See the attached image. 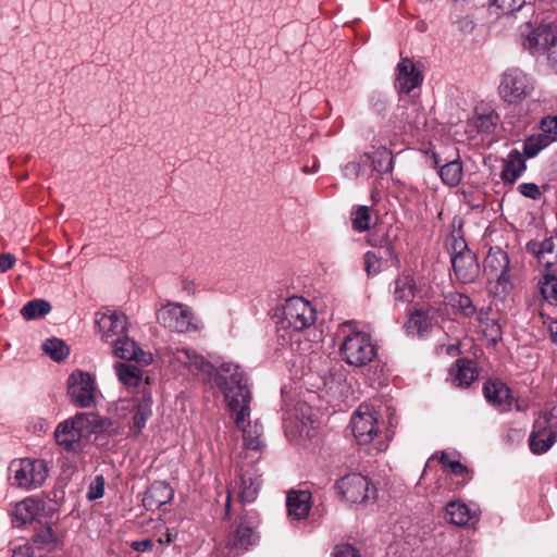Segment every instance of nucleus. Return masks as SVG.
Segmentation results:
<instances>
[{
	"label": "nucleus",
	"instance_id": "obj_1",
	"mask_svg": "<svg viewBox=\"0 0 557 557\" xmlns=\"http://www.w3.org/2000/svg\"><path fill=\"white\" fill-rule=\"evenodd\" d=\"M215 383L223 393L237 428H243L250 417L251 394L247 377L237 364L223 363L215 374Z\"/></svg>",
	"mask_w": 557,
	"mask_h": 557
},
{
	"label": "nucleus",
	"instance_id": "obj_2",
	"mask_svg": "<svg viewBox=\"0 0 557 557\" xmlns=\"http://www.w3.org/2000/svg\"><path fill=\"white\" fill-rule=\"evenodd\" d=\"M107 422L94 413H77L61 422L54 432L57 443L66 450L75 449L74 445L87 432L103 431Z\"/></svg>",
	"mask_w": 557,
	"mask_h": 557
},
{
	"label": "nucleus",
	"instance_id": "obj_3",
	"mask_svg": "<svg viewBox=\"0 0 557 557\" xmlns=\"http://www.w3.org/2000/svg\"><path fill=\"white\" fill-rule=\"evenodd\" d=\"M483 273L487 278V288L494 296L502 298L513 288L509 274V258L502 249H490L484 260Z\"/></svg>",
	"mask_w": 557,
	"mask_h": 557
},
{
	"label": "nucleus",
	"instance_id": "obj_4",
	"mask_svg": "<svg viewBox=\"0 0 557 557\" xmlns=\"http://www.w3.org/2000/svg\"><path fill=\"white\" fill-rule=\"evenodd\" d=\"M10 478L20 488L33 490L40 487L48 478L49 467L46 460L39 457H23L11 461L9 466Z\"/></svg>",
	"mask_w": 557,
	"mask_h": 557
},
{
	"label": "nucleus",
	"instance_id": "obj_5",
	"mask_svg": "<svg viewBox=\"0 0 557 557\" xmlns=\"http://www.w3.org/2000/svg\"><path fill=\"white\" fill-rule=\"evenodd\" d=\"M315 309L301 297H292L283 306L281 325L283 329L300 333L315 322Z\"/></svg>",
	"mask_w": 557,
	"mask_h": 557
},
{
	"label": "nucleus",
	"instance_id": "obj_6",
	"mask_svg": "<svg viewBox=\"0 0 557 557\" xmlns=\"http://www.w3.org/2000/svg\"><path fill=\"white\" fill-rule=\"evenodd\" d=\"M341 352L344 360L355 367H363L376 356L370 335L363 332L346 335L341 345Z\"/></svg>",
	"mask_w": 557,
	"mask_h": 557
},
{
	"label": "nucleus",
	"instance_id": "obj_7",
	"mask_svg": "<svg viewBox=\"0 0 557 557\" xmlns=\"http://www.w3.org/2000/svg\"><path fill=\"white\" fill-rule=\"evenodd\" d=\"M341 497L350 504H366L375 499L376 488L371 485L367 476L351 473L336 482Z\"/></svg>",
	"mask_w": 557,
	"mask_h": 557
},
{
	"label": "nucleus",
	"instance_id": "obj_8",
	"mask_svg": "<svg viewBox=\"0 0 557 557\" xmlns=\"http://www.w3.org/2000/svg\"><path fill=\"white\" fill-rule=\"evenodd\" d=\"M169 361L174 368L186 369L203 382H210L214 374L213 366L189 348H175L171 350Z\"/></svg>",
	"mask_w": 557,
	"mask_h": 557
},
{
	"label": "nucleus",
	"instance_id": "obj_9",
	"mask_svg": "<svg viewBox=\"0 0 557 557\" xmlns=\"http://www.w3.org/2000/svg\"><path fill=\"white\" fill-rule=\"evenodd\" d=\"M97 393L95 379L88 372L75 370L70 374L67 379V395L74 405L81 408L94 406Z\"/></svg>",
	"mask_w": 557,
	"mask_h": 557
},
{
	"label": "nucleus",
	"instance_id": "obj_10",
	"mask_svg": "<svg viewBox=\"0 0 557 557\" xmlns=\"http://www.w3.org/2000/svg\"><path fill=\"white\" fill-rule=\"evenodd\" d=\"M158 321L166 329L186 333L197 329L193 311L182 304H166L157 313Z\"/></svg>",
	"mask_w": 557,
	"mask_h": 557
},
{
	"label": "nucleus",
	"instance_id": "obj_11",
	"mask_svg": "<svg viewBox=\"0 0 557 557\" xmlns=\"http://www.w3.org/2000/svg\"><path fill=\"white\" fill-rule=\"evenodd\" d=\"M351 430L360 445H367L372 442L379 426L377 412L371 405L362 404L358 407L351 418Z\"/></svg>",
	"mask_w": 557,
	"mask_h": 557
},
{
	"label": "nucleus",
	"instance_id": "obj_12",
	"mask_svg": "<svg viewBox=\"0 0 557 557\" xmlns=\"http://www.w3.org/2000/svg\"><path fill=\"white\" fill-rule=\"evenodd\" d=\"M523 46L532 53L546 52L547 58L553 63H557V27L553 25L539 26L527 35Z\"/></svg>",
	"mask_w": 557,
	"mask_h": 557
},
{
	"label": "nucleus",
	"instance_id": "obj_13",
	"mask_svg": "<svg viewBox=\"0 0 557 557\" xmlns=\"http://www.w3.org/2000/svg\"><path fill=\"white\" fill-rule=\"evenodd\" d=\"M255 529L256 524L250 517H242L230 530L226 537V546L235 555L246 552L258 541V534Z\"/></svg>",
	"mask_w": 557,
	"mask_h": 557
},
{
	"label": "nucleus",
	"instance_id": "obj_14",
	"mask_svg": "<svg viewBox=\"0 0 557 557\" xmlns=\"http://www.w3.org/2000/svg\"><path fill=\"white\" fill-rule=\"evenodd\" d=\"M53 511L52 508L47 509V502L37 496H29L15 504L12 510V523L14 527L21 528L27 523H32L41 516H49Z\"/></svg>",
	"mask_w": 557,
	"mask_h": 557
},
{
	"label": "nucleus",
	"instance_id": "obj_15",
	"mask_svg": "<svg viewBox=\"0 0 557 557\" xmlns=\"http://www.w3.org/2000/svg\"><path fill=\"white\" fill-rule=\"evenodd\" d=\"M557 139V115H548L541 121L540 132L529 136L523 151L528 158L535 157L542 149Z\"/></svg>",
	"mask_w": 557,
	"mask_h": 557
},
{
	"label": "nucleus",
	"instance_id": "obj_16",
	"mask_svg": "<svg viewBox=\"0 0 557 557\" xmlns=\"http://www.w3.org/2000/svg\"><path fill=\"white\" fill-rule=\"evenodd\" d=\"M530 91L527 76L518 69L507 70L499 86V94L509 103L522 100Z\"/></svg>",
	"mask_w": 557,
	"mask_h": 557
},
{
	"label": "nucleus",
	"instance_id": "obj_17",
	"mask_svg": "<svg viewBox=\"0 0 557 557\" xmlns=\"http://www.w3.org/2000/svg\"><path fill=\"white\" fill-rule=\"evenodd\" d=\"M96 325L101 334V339L107 343L114 341V337H122L127 333V317L122 312L108 310L97 313Z\"/></svg>",
	"mask_w": 557,
	"mask_h": 557
},
{
	"label": "nucleus",
	"instance_id": "obj_18",
	"mask_svg": "<svg viewBox=\"0 0 557 557\" xmlns=\"http://www.w3.org/2000/svg\"><path fill=\"white\" fill-rule=\"evenodd\" d=\"M113 355L123 360L135 361L140 366L152 362V355L144 351L137 343L126 334L111 342Z\"/></svg>",
	"mask_w": 557,
	"mask_h": 557
},
{
	"label": "nucleus",
	"instance_id": "obj_19",
	"mask_svg": "<svg viewBox=\"0 0 557 557\" xmlns=\"http://www.w3.org/2000/svg\"><path fill=\"white\" fill-rule=\"evenodd\" d=\"M451 265L456 278L462 284L473 283L480 275V265L472 251L451 256Z\"/></svg>",
	"mask_w": 557,
	"mask_h": 557
},
{
	"label": "nucleus",
	"instance_id": "obj_20",
	"mask_svg": "<svg viewBox=\"0 0 557 557\" xmlns=\"http://www.w3.org/2000/svg\"><path fill=\"white\" fill-rule=\"evenodd\" d=\"M174 491L164 481L153 482L145 493L143 504L147 510H156L173 499Z\"/></svg>",
	"mask_w": 557,
	"mask_h": 557
},
{
	"label": "nucleus",
	"instance_id": "obj_21",
	"mask_svg": "<svg viewBox=\"0 0 557 557\" xmlns=\"http://www.w3.org/2000/svg\"><path fill=\"white\" fill-rule=\"evenodd\" d=\"M286 506L290 519L302 520L307 518L311 508V493L307 490L288 492Z\"/></svg>",
	"mask_w": 557,
	"mask_h": 557
},
{
	"label": "nucleus",
	"instance_id": "obj_22",
	"mask_svg": "<svg viewBox=\"0 0 557 557\" xmlns=\"http://www.w3.org/2000/svg\"><path fill=\"white\" fill-rule=\"evenodd\" d=\"M422 82V75L418 72L409 59H404L397 65L396 85L400 92H410Z\"/></svg>",
	"mask_w": 557,
	"mask_h": 557
},
{
	"label": "nucleus",
	"instance_id": "obj_23",
	"mask_svg": "<svg viewBox=\"0 0 557 557\" xmlns=\"http://www.w3.org/2000/svg\"><path fill=\"white\" fill-rule=\"evenodd\" d=\"M261 486V479L255 467H249L240 473V483L237 497L246 504L253 502L259 493Z\"/></svg>",
	"mask_w": 557,
	"mask_h": 557
},
{
	"label": "nucleus",
	"instance_id": "obj_24",
	"mask_svg": "<svg viewBox=\"0 0 557 557\" xmlns=\"http://www.w3.org/2000/svg\"><path fill=\"white\" fill-rule=\"evenodd\" d=\"M484 396L488 403L507 411L511 407V395L509 388L500 381H488L483 387Z\"/></svg>",
	"mask_w": 557,
	"mask_h": 557
},
{
	"label": "nucleus",
	"instance_id": "obj_25",
	"mask_svg": "<svg viewBox=\"0 0 557 557\" xmlns=\"http://www.w3.org/2000/svg\"><path fill=\"white\" fill-rule=\"evenodd\" d=\"M447 520L459 527L469 525L478 521V515L465 503L458 500L449 502L445 507Z\"/></svg>",
	"mask_w": 557,
	"mask_h": 557
},
{
	"label": "nucleus",
	"instance_id": "obj_26",
	"mask_svg": "<svg viewBox=\"0 0 557 557\" xmlns=\"http://www.w3.org/2000/svg\"><path fill=\"white\" fill-rule=\"evenodd\" d=\"M479 326L485 338L496 344L502 338V327L498 323V313L491 308L481 310L479 313Z\"/></svg>",
	"mask_w": 557,
	"mask_h": 557
},
{
	"label": "nucleus",
	"instance_id": "obj_27",
	"mask_svg": "<svg viewBox=\"0 0 557 557\" xmlns=\"http://www.w3.org/2000/svg\"><path fill=\"white\" fill-rule=\"evenodd\" d=\"M528 251L547 269L557 263V253H555V244L552 238L529 243Z\"/></svg>",
	"mask_w": 557,
	"mask_h": 557
},
{
	"label": "nucleus",
	"instance_id": "obj_28",
	"mask_svg": "<svg viewBox=\"0 0 557 557\" xmlns=\"http://www.w3.org/2000/svg\"><path fill=\"white\" fill-rule=\"evenodd\" d=\"M527 165L521 153L518 150L511 151L504 161V168L500 177L505 183L513 184L518 177L525 171Z\"/></svg>",
	"mask_w": 557,
	"mask_h": 557
},
{
	"label": "nucleus",
	"instance_id": "obj_29",
	"mask_svg": "<svg viewBox=\"0 0 557 557\" xmlns=\"http://www.w3.org/2000/svg\"><path fill=\"white\" fill-rule=\"evenodd\" d=\"M450 376L457 386H469L478 377V371L472 361L459 359L450 369Z\"/></svg>",
	"mask_w": 557,
	"mask_h": 557
},
{
	"label": "nucleus",
	"instance_id": "obj_30",
	"mask_svg": "<svg viewBox=\"0 0 557 557\" xmlns=\"http://www.w3.org/2000/svg\"><path fill=\"white\" fill-rule=\"evenodd\" d=\"M438 461L443 470L458 479V483L465 484L471 479L470 470L453 455H438Z\"/></svg>",
	"mask_w": 557,
	"mask_h": 557
},
{
	"label": "nucleus",
	"instance_id": "obj_31",
	"mask_svg": "<svg viewBox=\"0 0 557 557\" xmlns=\"http://www.w3.org/2000/svg\"><path fill=\"white\" fill-rule=\"evenodd\" d=\"M352 228L357 232L370 231L375 225L371 209L367 206H356L350 214Z\"/></svg>",
	"mask_w": 557,
	"mask_h": 557
},
{
	"label": "nucleus",
	"instance_id": "obj_32",
	"mask_svg": "<svg viewBox=\"0 0 557 557\" xmlns=\"http://www.w3.org/2000/svg\"><path fill=\"white\" fill-rule=\"evenodd\" d=\"M243 431V447L247 450H261L265 447L262 434L258 424L249 425V421L239 428Z\"/></svg>",
	"mask_w": 557,
	"mask_h": 557
},
{
	"label": "nucleus",
	"instance_id": "obj_33",
	"mask_svg": "<svg viewBox=\"0 0 557 557\" xmlns=\"http://www.w3.org/2000/svg\"><path fill=\"white\" fill-rule=\"evenodd\" d=\"M367 161L371 160L374 171L379 173H387L393 169V156L386 148L381 147L374 151L373 156L364 153L362 156Z\"/></svg>",
	"mask_w": 557,
	"mask_h": 557
},
{
	"label": "nucleus",
	"instance_id": "obj_34",
	"mask_svg": "<svg viewBox=\"0 0 557 557\" xmlns=\"http://www.w3.org/2000/svg\"><path fill=\"white\" fill-rule=\"evenodd\" d=\"M114 369L119 380L127 387H135L141 381L143 372L138 367L116 362Z\"/></svg>",
	"mask_w": 557,
	"mask_h": 557
},
{
	"label": "nucleus",
	"instance_id": "obj_35",
	"mask_svg": "<svg viewBox=\"0 0 557 557\" xmlns=\"http://www.w3.org/2000/svg\"><path fill=\"white\" fill-rule=\"evenodd\" d=\"M416 283L410 275H401L395 282L394 296L401 302H409L414 298Z\"/></svg>",
	"mask_w": 557,
	"mask_h": 557
},
{
	"label": "nucleus",
	"instance_id": "obj_36",
	"mask_svg": "<svg viewBox=\"0 0 557 557\" xmlns=\"http://www.w3.org/2000/svg\"><path fill=\"white\" fill-rule=\"evenodd\" d=\"M555 441L552 431L546 428H540L530 436V447L532 453H544L549 449Z\"/></svg>",
	"mask_w": 557,
	"mask_h": 557
},
{
	"label": "nucleus",
	"instance_id": "obj_37",
	"mask_svg": "<svg viewBox=\"0 0 557 557\" xmlns=\"http://www.w3.org/2000/svg\"><path fill=\"white\" fill-rule=\"evenodd\" d=\"M433 322V317L431 315V310H416L410 314V318L407 322V329L409 332H417L421 334L426 332Z\"/></svg>",
	"mask_w": 557,
	"mask_h": 557
},
{
	"label": "nucleus",
	"instance_id": "obj_38",
	"mask_svg": "<svg viewBox=\"0 0 557 557\" xmlns=\"http://www.w3.org/2000/svg\"><path fill=\"white\" fill-rule=\"evenodd\" d=\"M443 182L449 186H456L462 177V165L459 160H453L440 168Z\"/></svg>",
	"mask_w": 557,
	"mask_h": 557
},
{
	"label": "nucleus",
	"instance_id": "obj_39",
	"mask_svg": "<svg viewBox=\"0 0 557 557\" xmlns=\"http://www.w3.org/2000/svg\"><path fill=\"white\" fill-rule=\"evenodd\" d=\"M51 311V305L44 299H34L27 302L21 310L24 319L33 320L41 318Z\"/></svg>",
	"mask_w": 557,
	"mask_h": 557
},
{
	"label": "nucleus",
	"instance_id": "obj_40",
	"mask_svg": "<svg viewBox=\"0 0 557 557\" xmlns=\"http://www.w3.org/2000/svg\"><path fill=\"white\" fill-rule=\"evenodd\" d=\"M33 543L39 549L49 552L59 545V540L51 527H45L34 535Z\"/></svg>",
	"mask_w": 557,
	"mask_h": 557
},
{
	"label": "nucleus",
	"instance_id": "obj_41",
	"mask_svg": "<svg viewBox=\"0 0 557 557\" xmlns=\"http://www.w3.org/2000/svg\"><path fill=\"white\" fill-rule=\"evenodd\" d=\"M151 414V399L148 397H144V399L138 403L136 406V410L133 417V428L136 431H140Z\"/></svg>",
	"mask_w": 557,
	"mask_h": 557
},
{
	"label": "nucleus",
	"instance_id": "obj_42",
	"mask_svg": "<svg viewBox=\"0 0 557 557\" xmlns=\"http://www.w3.org/2000/svg\"><path fill=\"white\" fill-rule=\"evenodd\" d=\"M42 348L55 361H61L69 355L67 346L58 338L47 339Z\"/></svg>",
	"mask_w": 557,
	"mask_h": 557
},
{
	"label": "nucleus",
	"instance_id": "obj_43",
	"mask_svg": "<svg viewBox=\"0 0 557 557\" xmlns=\"http://www.w3.org/2000/svg\"><path fill=\"white\" fill-rule=\"evenodd\" d=\"M539 284L544 299L557 304V276L545 275Z\"/></svg>",
	"mask_w": 557,
	"mask_h": 557
},
{
	"label": "nucleus",
	"instance_id": "obj_44",
	"mask_svg": "<svg viewBox=\"0 0 557 557\" xmlns=\"http://www.w3.org/2000/svg\"><path fill=\"white\" fill-rule=\"evenodd\" d=\"M450 304L465 315H472L475 312V308L472 305L471 299L466 295H453L450 297Z\"/></svg>",
	"mask_w": 557,
	"mask_h": 557
},
{
	"label": "nucleus",
	"instance_id": "obj_45",
	"mask_svg": "<svg viewBox=\"0 0 557 557\" xmlns=\"http://www.w3.org/2000/svg\"><path fill=\"white\" fill-rule=\"evenodd\" d=\"M368 242L372 246L385 248L388 253L393 252L392 239L389 238L387 232H381V230L377 228L373 234L369 236Z\"/></svg>",
	"mask_w": 557,
	"mask_h": 557
},
{
	"label": "nucleus",
	"instance_id": "obj_46",
	"mask_svg": "<svg viewBox=\"0 0 557 557\" xmlns=\"http://www.w3.org/2000/svg\"><path fill=\"white\" fill-rule=\"evenodd\" d=\"M104 478L102 474L97 475L94 481L90 483L88 492H87V498L89 500H95L98 498H101L104 494Z\"/></svg>",
	"mask_w": 557,
	"mask_h": 557
},
{
	"label": "nucleus",
	"instance_id": "obj_47",
	"mask_svg": "<svg viewBox=\"0 0 557 557\" xmlns=\"http://www.w3.org/2000/svg\"><path fill=\"white\" fill-rule=\"evenodd\" d=\"M518 190L521 195L532 200H539L543 196L541 187L534 183H522L518 186Z\"/></svg>",
	"mask_w": 557,
	"mask_h": 557
},
{
	"label": "nucleus",
	"instance_id": "obj_48",
	"mask_svg": "<svg viewBox=\"0 0 557 557\" xmlns=\"http://www.w3.org/2000/svg\"><path fill=\"white\" fill-rule=\"evenodd\" d=\"M492 3L502 10L503 13L508 14L521 9L524 0H492Z\"/></svg>",
	"mask_w": 557,
	"mask_h": 557
},
{
	"label": "nucleus",
	"instance_id": "obj_49",
	"mask_svg": "<svg viewBox=\"0 0 557 557\" xmlns=\"http://www.w3.org/2000/svg\"><path fill=\"white\" fill-rule=\"evenodd\" d=\"M366 162L367 160L362 157L360 161L348 162L343 169L344 175L347 177H358Z\"/></svg>",
	"mask_w": 557,
	"mask_h": 557
},
{
	"label": "nucleus",
	"instance_id": "obj_50",
	"mask_svg": "<svg viewBox=\"0 0 557 557\" xmlns=\"http://www.w3.org/2000/svg\"><path fill=\"white\" fill-rule=\"evenodd\" d=\"M285 432H286L287 436L290 437V440H295L297 433H299L300 437L310 435L307 424L305 422H301V429L298 430L297 424H294L292 421H288L285 423Z\"/></svg>",
	"mask_w": 557,
	"mask_h": 557
},
{
	"label": "nucleus",
	"instance_id": "obj_51",
	"mask_svg": "<svg viewBox=\"0 0 557 557\" xmlns=\"http://www.w3.org/2000/svg\"><path fill=\"white\" fill-rule=\"evenodd\" d=\"M333 557H360L358 550L349 544L337 545Z\"/></svg>",
	"mask_w": 557,
	"mask_h": 557
},
{
	"label": "nucleus",
	"instance_id": "obj_52",
	"mask_svg": "<svg viewBox=\"0 0 557 557\" xmlns=\"http://www.w3.org/2000/svg\"><path fill=\"white\" fill-rule=\"evenodd\" d=\"M366 270L368 274H375L380 271V259L373 252H367L364 256Z\"/></svg>",
	"mask_w": 557,
	"mask_h": 557
},
{
	"label": "nucleus",
	"instance_id": "obj_53",
	"mask_svg": "<svg viewBox=\"0 0 557 557\" xmlns=\"http://www.w3.org/2000/svg\"><path fill=\"white\" fill-rule=\"evenodd\" d=\"M15 264V257L11 253H1L0 255V272H7L9 269L13 268Z\"/></svg>",
	"mask_w": 557,
	"mask_h": 557
},
{
	"label": "nucleus",
	"instance_id": "obj_54",
	"mask_svg": "<svg viewBox=\"0 0 557 557\" xmlns=\"http://www.w3.org/2000/svg\"><path fill=\"white\" fill-rule=\"evenodd\" d=\"M466 251H470V250L468 249L465 239L461 237H459V238L453 237L451 256H454L455 253H461V252H466Z\"/></svg>",
	"mask_w": 557,
	"mask_h": 557
},
{
	"label": "nucleus",
	"instance_id": "obj_55",
	"mask_svg": "<svg viewBox=\"0 0 557 557\" xmlns=\"http://www.w3.org/2000/svg\"><path fill=\"white\" fill-rule=\"evenodd\" d=\"M177 537V532L175 530L166 529V531L161 534L158 539L160 544L169 545L173 543Z\"/></svg>",
	"mask_w": 557,
	"mask_h": 557
},
{
	"label": "nucleus",
	"instance_id": "obj_56",
	"mask_svg": "<svg viewBox=\"0 0 557 557\" xmlns=\"http://www.w3.org/2000/svg\"><path fill=\"white\" fill-rule=\"evenodd\" d=\"M132 546L135 550L144 553L152 548V542L150 540L136 541Z\"/></svg>",
	"mask_w": 557,
	"mask_h": 557
},
{
	"label": "nucleus",
	"instance_id": "obj_57",
	"mask_svg": "<svg viewBox=\"0 0 557 557\" xmlns=\"http://www.w3.org/2000/svg\"><path fill=\"white\" fill-rule=\"evenodd\" d=\"M549 332L553 341L557 343V322H554L549 325Z\"/></svg>",
	"mask_w": 557,
	"mask_h": 557
},
{
	"label": "nucleus",
	"instance_id": "obj_58",
	"mask_svg": "<svg viewBox=\"0 0 557 557\" xmlns=\"http://www.w3.org/2000/svg\"><path fill=\"white\" fill-rule=\"evenodd\" d=\"M230 509H231V495L228 494L226 497V503H225V511H226L227 516L230 515Z\"/></svg>",
	"mask_w": 557,
	"mask_h": 557
},
{
	"label": "nucleus",
	"instance_id": "obj_59",
	"mask_svg": "<svg viewBox=\"0 0 557 557\" xmlns=\"http://www.w3.org/2000/svg\"><path fill=\"white\" fill-rule=\"evenodd\" d=\"M455 350H456V348H455L454 346H451V347L448 349V351H449V352H453V351H455Z\"/></svg>",
	"mask_w": 557,
	"mask_h": 557
},
{
	"label": "nucleus",
	"instance_id": "obj_60",
	"mask_svg": "<svg viewBox=\"0 0 557 557\" xmlns=\"http://www.w3.org/2000/svg\"><path fill=\"white\" fill-rule=\"evenodd\" d=\"M302 171H304L305 173H308V171H309V168H307V166H304Z\"/></svg>",
	"mask_w": 557,
	"mask_h": 557
}]
</instances>
